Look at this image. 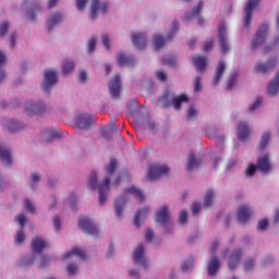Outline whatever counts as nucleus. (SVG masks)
Segmentation results:
<instances>
[{
  "label": "nucleus",
  "mask_w": 279,
  "mask_h": 279,
  "mask_svg": "<svg viewBox=\"0 0 279 279\" xmlns=\"http://www.w3.org/2000/svg\"><path fill=\"white\" fill-rule=\"evenodd\" d=\"M107 177L104 182L98 184L99 191V205L106 203L107 196L106 192L110 189V175L117 171V159H110L108 167H106Z\"/></svg>",
  "instance_id": "obj_1"
},
{
  "label": "nucleus",
  "mask_w": 279,
  "mask_h": 279,
  "mask_svg": "<svg viewBox=\"0 0 279 279\" xmlns=\"http://www.w3.org/2000/svg\"><path fill=\"white\" fill-rule=\"evenodd\" d=\"M179 27H180V25L178 24V22L174 21L172 23V28L166 39H165V37H162V35H159V34L154 35L153 38H154L155 49L157 51H159V49H162V47H165V45H167V43H169V40H171L173 38V36L175 35V32H178Z\"/></svg>",
  "instance_id": "obj_2"
},
{
  "label": "nucleus",
  "mask_w": 279,
  "mask_h": 279,
  "mask_svg": "<svg viewBox=\"0 0 279 279\" xmlns=\"http://www.w3.org/2000/svg\"><path fill=\"white\" fill-rule=\"evenodd\" d=\"M78 228H81L85 234H90V236H97V234H99V229H97L95 222L86 216H82L78 219Z\"/></svg>",
  "instance_id": "obj_3"
},
{
  "label": "nucleus",
  "mask_w": 279,
  "mask_h": 279,
  "mask_svg": "<svg viewBox=\"0 0 279 279\" xmlns=\"http://www.w3.org/2000/svg\"><path fill=\"white\" fill-rule=\"evenodd\" d=\"M269 32V25L263 23L259 25L255 36L252 39L251 47L252 49H256L260 47L265 40H267V33Z\"/></svg>",
  "instance_id": "obj_4"
},
{
  "label": "nucleus",
  "mask_w": 279,
  "mask_h": 279,
  "mask_svg": "<svg viewBox=\"0 0 279 279\" xmlns=\"http://www.w3.org/2000/svg\"><path fill=\"white\" fill-rule=\"evenodd\" d=\"M168 173V166H160L158 163H154L148 167L147 180H149V182H154V180H158L160 175H167Z\"/></svg>",
  "instance_id": "obj_5"
},
{
  "label": "nucleus",
  "mask_w": 279,
  "mask_h": 279,
  "mask_svg": "<svg viewBox=\"0 0 279 279\" xmlns=\"http://www.w3.org/2000/svg\"><path fill=\"white\" fill-rule=\"evenodd\" d=\"M54 84H58V72L53 70H46L41 85L43 90L49 93V89L52 88Z\"/></svg>",
  "instance_id": "obj_6"
},
{
  "label": "nucleus",
  "mask_w": 279,
  "mask_h": 279,
  "mask_svg": "<svg viewBox=\"0 0 279 279\" xmlns=\"http://www.w3.org/2000/svg\"><path fill=\"white\" fill-rule=\"evenodd\" d=\"M133 263L135 265H141L144 269L149 267V262H147V257H145V246H143V244L137 245L134 250Z\"/></svg>",
  "instance_id": "obj_7"
},
{
  "label": "nucleus",
  "mask_w": 279,
  "mask_h": 279,
  "mask_svg": "<svg viewBox=\"0 0 279 279\" xmlns=\"http://www.w3.org/2000/svg\"><path fill=\"white\" fill-rule=\"evenodd\" d=\"M260 5V0H247L244 8V27H250L252 25V14L255 8Z\"/></svg>",
  "instance_id": "obj_8"
},
{
  "label": "nucleus",
  "mask_w": 279,
  "mask_h": 279,
  "mask_svg": "<svg viewBox=\"0 0 279 279\" xmlns=\"http://www.w3.org/2000/svg\"><path fill=\"white\" fill-rule=\"evenodd\" d=\"M218 43L222 53H228L230 46H228V33L226 31V24H220L218 27Z\"/></svg>",
  "instance_id": "obj_9"
},
{
  "label": "nucleus",
  "mask_w": 279,
  "mask_h": 279,
  "mask_svg": "<svg viewBox=\"0 0 279 279\" xmlns=\"http://www.w3.org/2000/svg\"><path fill=\"white\" fill-rule=\"evenodd\" d=\"M47 110V107L41 102L34 104V101L29 100L26 104L25 112L27 117H34V114H43Z\"/></svg>",
  "instance_id": "obj_10"
},
{
  "label": "nucleus",
  "mask_w": 279,
  "mask_h": 279,
  "mask_svg": "<svg viewBox=\"0 0 279 279\" xmlns=\"http://www.w3.org/2000/svg\"><path fill=\"white\" fill-rule=\"evenodd\" d=\"M109 92L112 99H119L121 95V76L117 74L109 84Z\"/></svg>",
  "instance_id": "obj_11"
},
{
  "label": "nucleus",
  "mask_w": 279,
  "mask_h": 279,
  "mask_svg": "<svg viewBox=\"0 0 279 279\" xmlns=\"http://www.w3.org/2000/svg\"><path fill=\"white\" fill-rule=\"evenodd\" d=\"M99 12L106 14L108 12V2L99 3V0H92V10H90V19L95 21L99 15Z\"/></svg>",
  "instance_id": "obj_12"
},
{
  "label": "nucleus",
  "mask_w": 279,
  "mask_h": 279,
  "mask_svg": "<svg viewBox=\"0 0 279 279\" xmlns=\"http://www.w3.org/2000/svg\"><path fill=\"white\" fill-rule=\"evenodd\" d=\"M278 64V59H268L266 63H257L255 65V73H269L274 71V68Z\"/></svg>",
  "instance_id": "obj_13"
},
{
  "label": "nucleus",
  "mask_w": 279,
  "mask_h": 279,
  "mask_svg": "<svg viewBox=\"0 0 279 279\" xmlns=\"http://www.w3.org/2000/svg\"><path fill=\"white\" fill-rule=\"evenodd\" d=\"M132 43L136 49H145V47L147 46V34L134 33L132 35Z\"/></svg>",
  "instance_id": "obj_14"
},
{
  "label": "nucleus",
  "mask_w": 279,
  "mask_h": 279,
  "mask_svg": "<svg viewBox=\"0 0 279 279\" xmlns=\"http://www.w3.org/2000/svg\"><path fill=\"white\" fill-rule=\"evenodd\" d=\"M271 167L269 155H264L257 159V170L262 173H268V171H271Z\"/></svg>",
  "instance_id": "obj_15"
},
{
  "label": "nucleus",
  "mask_w": 279,
  "mask_h": 279,
  "mask_svg": "<svg viewBox=\"0 0 279 279\" xmlns=\"http://www.w3.org/2000/svg\"><path fill=\"white\" fill-rule=\"evenodd\" d=\"M156 221H158V223H161V226H167V223L171 222V216L169 215L167 206L161 207L157 211Z\"/></svg>",
  "instance_id": "obj_16"
},
{
  "label": "nucleus",
  "mask_w": 279,
  "mask_h": 279,
  "mask_svg": "<svg viewBox=\"0 0 279 279\" xmlns=\"http://www.w3.org/2000/svg\"><path fill=\"white\" fill-rule=\"evenodd\" d=\"M192 62L196 71H199L201 73H203V71L206 70V66L208 64V59L206 58V56L194 54L192 57Z\"/></svg>",
  "instance_id": "obj_17"
},
{
  "label": "nucleus",
  "mask_w": 279,
  "mask_h": 279,
  "mask_svg": "<svg viewBox=\"0 0 279 279\" xmlns=\"http://www.w3.org/2000/svg\"><path fill=\"white\" fill-rule=\"evenodd\" d=\"M76 123L81 130H88L93 125V117L88 113H83L76 117Z\"/></svg>",
  "instance_id": "obj_18"
},
{
  "label": "nucleus",
  "mask_w": 279,
  "mask_h": 279,
  "mask_svg": "<svg viewBox=\"0 0 279 279\" xmlns=\"http://www.w3.org/2000/svg\"><path fill=\"white\" fill-rule=\"evenodd\" d=\"M242 256H243L242 250H235L232 252V254L229 257V262H228V267H229V269H231V271L233 269H236V266L239 265V263H241Z\"/></svg>",
  "instance_id": "obj_19"
},
{
  "label": "nucleus",
  "mask_w": 279,
  "mask_h": 279,
  "mask_svg": "<svg viewBox=\"0 0 279 279\" xmlns=\"http://www.w3.org/2000/svg\"><path fill=\"white\" fill-rule=\"evenodd\" d=\"M250 217H252V209H250V206H240L238 210V219L240 223H245L246 221H250Z\"/></svg>",
  "instance_id": "obj_20"
},
{
  "label": "nucleus",
  "mask_w": 279,
  "mask_h": 279,
  "mask_svg": "<svg viewBox=\"0 0 279 279\" xmlns=\"http://www.w3.org/2000/svg\"><path fill=\"white\" fill-rule=\"evenodd\" d=\"M278 90H279V72L269 82L268 87H267V93L270 97H276V95H278Z\"/></svg>",
  "instance_id": "obj_21"
},
{
  "label": "nucleus",
  "mask_w": 279,
  "mask_h": 279,
  "mask_svg": "<svg viewBox=\"0 0 279 279\" xmlns=\"http://www.w3.org/2000/svg\"><path fill=\"white\" fill-rule=\"evenodd\" d=\"M236 134L240 141H247V138L250 137V126L244 122H240L238 124Z\"/></svg>",
  "instance_id": "obj_22"
},
{
  "label": "nucleus",
  "mask_w": 279,
  "mask_h": 279,
  "mask_svg": "<svg viewBox=\"0 0 279 279\" xmlns=\"http://www.w3.org/2000/svg\"><path fill=\"white\" fill-rule=\"evenodd\" d=\"M45 247H47V242H45V240H43V238H35L32 241V250L34 252V254H41L43 250H45Z\"/></svg>",
  "instance_id": "obj_23"
},
{
  "label": "nucleus",
  "mask_w": 279,
  "mask_h": 279,
  "mask_svg": "<svg viewBox=\"0 0 279 279\" xmlns=\"http://www.w3.org/2000/svg\"><path fill=\"white\" fill-rule=\"evenodd\" d=\"M0 160L4 165H12V153L3 145H0Z\"/></svg>",
  "instance_id": "obj_24"
},
{
  "label": "nucleus",
  "mask_w": 279,
  "mask_h": 279,
  "mask_svg": "<svg viewBox=\"0 0 279 279\" xmlns=\"http://www.w3.org/2000/svg\"><path fill=\"white\" fill-rule=\"evenodd\" d=\"M219 267H221V264H219V258L213 255L208 264V276H215L217 271H219Z\"/></svg>",
  "instance_id": "obj_25"
},
{
  "label": "nucleus",
  "mask_w": 279,
  "mask_h": 279,
  "mask_svg": "<svg viewBox=\"0 0 279 279\" xmlns=\"http://www.w3.org/2000/svg\"><path fill=\"white\" fill-rule=\"evenodd\" d=\"M72 256H77L81 260H86V252L80 247H73L64 254L63 258H72Z\"/></svg>",
  "instance_id": "obj_26"
},
{
  "label": "nucleus",
  "mask_w": 279,
  "mask_h": 279,
  "mask_svg": "<svg viewBox=\"0 0 279 279\" xmlns=\"http://www.w3.org/2000/svg\"><path fill=\"white\" fill-rule=\"evenodd\" d=\"M226 72V62L219 61L218 66L216 69V74L214 77V86H217L219 82L221 81V77H223V73Z\"/></svg>",
  "instance_id": "obj_27"
},
{
  "label": "nucleus",
  "mask_w": 279,
  "mask_h": 279,
  "mask_svg": "<svg viewBox=\"0 0 279 279\" xmlns=\"http://www.w3.org/2000/svg\"><path fill=\"white\" fill-rule=\"evenodd\" d=\"M126 202H128V198L125 197V195H122L116 199L114 209H116L117 217H121L123 213V207L125 206Z\"/></svg>",
  "instance_id": "obj_28"
},
{
  "label": "nucleus",
  "mask_w": 279,
  "mask_h": 279,
  "mask_svg": "<svg viewBox=\"0 0 279 279\" xmlns=\"http://www.w3.org/2000/svg\"><path fill=\"white\" fill-rule=\"evenodd\" d=\"M182 104H189V96H186L185 94H181L172 98V105L174 110H180V108H182Z\"/></svg>",
  "instance_id": "obj_29"
},
{
  "label": "nucleus",
  "mask_w": 279,
  "mask_h": 279,
  "mask_svg": "<svg viewBox=\"0 0 279 279\" xmlns=\"http://www.w3.org/2000/svg\"><path fill=\"white\" fill-rule=\"evenodd\" d=\"M118 64H120V66H132V64H134V57L126 56L125 53L121 52L118 56Z\"/></svg>",
  "instance_id": "obj_30"
},
{
  "label": "nucleus",
  "mask_w": 279,
  "mask_h": 279,
  "mask_svg": "<svg viewBox=\"0 0 279 279\" xmlns=\"http://www.w3.org/2000/svg\"><path fill=\"white\" fill-rule=\"evenodd\" d=\"M126 194H131L135 196V199H138V202H145V194L142 193L141 189L136 186H130L125 190Z\"/></svg>",
  "instance_id": "obj_31"
},
{
  "label": "nucleus",
  "mask_w": 279,
  "mask_h": 279,
  "mask_svg": "<svg viewBox=\"0 0 279 279\" xmlns=\"http://www.w3.org/2000/svg\"><path fill=\"white\" fill-rule=\"evenodd\" d=\"M148 214L149 207H144L143 209L137 210L133 218L134 226H136V228H141V217H145Z\"/></svg>",
  "instance_id": "obj_32"
},
{
  "label": "nucleus",
  "mask_w": 279,
  "mask_h": 279,
  "mask_svg": "<svg viewBox=\"0 0 279 279\" xmlns=\"http://www.w3.org/2000/svg\"><path fill=\"white\" fill-rule=\"evenodd\" d=\"M203 8H204V1H199L197 7L194 8L191 13L185 14L186 21H190V19H195V16H199V14H202Z\"/></svg>",
  "instance_id": "obj_33"
},
{
  "label": "nucleus",
  "mask_w": 279,
  "mask_h": 279,
  "mask_svg": "<svg viewBox=\"0 0 279 279\" xmlns=\"http://www.w3.org/2000/svg\"><path fill=\"white\" fill-rule=\"evenodd\" d=\"M202 165V160L195 159V154L190 153L189 162H187V171H193V169H197Z\"/></svg>",
  "instance_id": "obj_34"
},
{
  "label": "nucleus",
  "mask_w": 279,
  "mask_h": 279,
  "mask_svg": "<svg viewBox=\"0 0 279 279\" xmlns=\"http://www.w3.org/2000/svg\"><path fill=\"white\" fill-rule=\"evenodd\" d=\"M62 21V14L60 13H54L49 20H48V32H51L58 23Z\"/></svg>",
  "instance_id": "obj_35"
},
{
  "label": "nucleus",
  "mask_w": 279,
  "mask_h": 279,
  "mask_svg": "<svg viewBox=\"0 0 279 279\" xmlns=\"http://www.w3.org/2000/svg\"><path fill=\"white\" fill-rule=\"evenodd\" d=\"M159 106L162 108H169L173 104V98L169 94H165L158 100Z\"/></svg>",
  "instance_id": "obj_36"
},
{
  "label": "nucleus",
  "mask_w": 279,
  "mask_h": 279,
  "mask_svg": "<svg viewBox=\"0 0 279 279\" xmlns=\"http://www.w3.org/2000/svg\"><path fill=\"white\" fill-rule=\"evenodd\" d=\"M5 126L8 128L9 132H19L23 130V128H25V124H20L16 121L10 120L9 122H7Z\"/></svg>",
  "instance_id": "obj_37"
},
{
  "label": "nucleus",
  "mask_w": 279,
  "mask_h": 279,
  "mask_svg": "<svg viewBox=\"0 0 279 279\" xmlns=\"http://www.w3.org/2000/svg\"><path fill=\"white\" fill-rule=\"evenodd\" d=\"M213 199H215V192L213 190H208L204 198V208H210V206H213Z\"/></svg>",
  "instance_id": "obj_38"
},
{
  "label": "nucleus",
  "mask_w": 279,
  "mask_h": 279,
  "mask_svg": "<svg viewBox=\"0 0 279 279\" xmlns=\"http://www.w3.org/2000/svg\"><path fill=\"white\" fill-rule=\"evenodd\" d=\"M75 69V63L71 60L63 61L62 71L64 75H69Z\"/></svg>",
  "instance_id": "obj_39"
},
{
  "label": "nucleus",
  "mask_w": 279,
  "mask_h": 279,
  "mask_svg": "<svg viewBox=\"0 0 279 279\" xmlns=\"http://www.w3.org/2000/svg\"><path fill=\"white\" fill-rule=\"evenodd\" d=\"M270 138H271V135L269 133H264L262 135L260 142L258 144V149L260 151H264V149L267 147Z\"/></svg>",
  "instance_id": "obj_40"
},
{
  "label": "nucleus",
  "mask_w": 279,
  "mask_h": 279,
  "mask_svg": "<svg viewBox=\"0 0 279 279\" xmlns=\"http://www.w3.org/2000/svg\"><path fill=\"white\" fill-rule=\"evenodd\" d=\"M88 186L89 189H97V172L92 171L89 175V181H88Z\"/></svg>",
  "instance_id": "obj_41"
},
{
  "label": "nucleus",
  "mask_w": 279,
  "mask_h": 279,
  "mask_svg": "<svg viewBox=\"0 0 279 279\" xmlns=\"http://www.w3.org/2000/svg\"><path fill=\"white\" fill-rule=\"evenodd\" d=\"M162 63L166 65V66H170L171 69L175 68V64H177V60H175V57H165L162 59Z\"/></svg>",
  "instance_id": "obj_42"
},
{
  "label": "nucleus",
  "mask_w": 279,
  "mask_h": 279,
  "mask_svg": "<svg viewBox=\"0 0 279 279\" xmlns=\"http://www.w3.org/2000/svg\"><path fill=\"white\" fill-rule=\"evenodd\" d=\"M26 235L25 232H23V229L16 232V236H15V243L17 245H23V241H25Z\"/></svg>",
  "instance_id": "obj_43"
},
{
  "label": "nucleus",
  "mask_w": 279,
  "mask_h": 279,
  "mask_svg": "<svg viewBox=\"0 0 279 279\" xmlns=\"http://www.w3.org/2000/svg\"><path fill=\"white\" fill-rule=\"evenodd\" d=\"M95 47H97V39L95 37H92L87 44L88 53H93V51H95Z\"/></svg>",
  "instance_id": "obj_44"
},
{
  "label": "nucleus",
  "mask_w": 279,
  "mask_h": 279,
  "mask_svg": "<svg viewBox=\"0 0 279 279\" xmlns=\"http://www.w3.org/2000/svg\"><path fill=\"white\" fill-rule=\"evenodd\" d=\"M189 219V211L186 209H183L178 219V223H186V220Z\"/></svg>",
  "instance_id": "obj_45"
},
{
  "label": "nucleus",
  "mask_w": 279,
  "mask_h": 279,
  "mask_svg": "<svg viewBox=\"0 0 279 279\" xmlns=\"http://www.w3.org/2000/svg\"><path fill=\"white\" fill-rule=\"evenodd\" d=\"M262 104H263V97L259 96L255 99L254 104L250 106L248 108L250 112H254V110H256V108L262 106Z\"/></svg>",
  "instance_id": "obj_46"
},
{
  "label": "nucleus",
  "mask_w": 279,
  "mask_h": 279,
  "mask_svg": "<svg viewBox=\"0 0 279 279\" xmlns=\"http://www.w3.org/2000/svg\"><path fill=\"white\" fill-rule=\"evenodd\" d=\"M192 268H193V258H190V259L185 260L181 265L182 271H189V269H192Z\"/></svg>",
  "instance_id": "obj_47"
},
{
  "label": "nucleus",
  "mask_w": 279,
  "mask_h": 279,
  "mask_svg": "<svg viewBox=\"0 0 279 279\" xmlns=\"http://www.w3.org/2000/svg\"><path fill=\"white\" fill-rule=\"evenodd\" d=\"M15 221L21 226L22 230L25 227V223L27 222V218H25L24 214H20L16 216Z\"/></svg>",
  "instance_id": "obj_48"
},
{
  "label": "nucleus",
  "mask_w": 279,
  "mask_h": 279,
  "mask_svg": "<svg viewBox=\"0 0 279 279\" xmlns=\"http://www.w3.org/2000/svg\"><path fill=\"white\" fill-rule=\"evenodd\" d=\"M8 29H10V24L8 22H3L0 25V37L2 38V36H5V34H8Z\"/></svg>",
  "instance_id": "obj_49"
},
{
  "label": "nucleus",
  "mask_w": 279,
  "mask_h": 279,
  "mask_svg": "<svg viewBox=\"0 0 279 279\" xmlns=\"http://www.w3.org/2000/svg\"><path fill=\"white\" fill-rule=\"evenodd\" d=\"M199 90H202V78L196 76L194 78V93H199Z\"/></svg>",
  "instance_id": "obj_50"
},
{
  "label": "nucleus",
  "mask_w": 279,
  "mask_h": 279,
  "mask_svg": "<svg viewBox=\"0 0 279 279\" xmlns=\"http://www.w3.org/2000/svg\"><path fill=\"white\" fill-rule=\"evenodd\" d=\"M25 208L26 210H28V213H32V215L36 213V207L33 206L32 201H29L28 198L25 199Z\"/></svg>",
  "instance_id": "obj_51"
},
{
  "label": "nucleus",
  "mask_w": 279,
  "mask_h": 279,
  "mask_svg": "<svg viewBox=\"0 0 279 279\" xmlns=\"http://www.w3.org/2000/svg\"><path fill=\"white\" fill-rule=\"evenodd\" d=\"M195 117H197V110H195V107L191 106L187 109V119L192 120L195 119Z\"/></svg>",
  "instance_id": "obj_52"
},
{
  "label": "nucleus",
  "mask_w": 279,
  "mask_h": 279,
  "mask_svg": "<svg viewBox=\"0 0 279 279\" xmlns=\"http://www.w3.org/2000/svg\"><path fill=\"white\" fill-rule=\"evenodd\" d=\"M102 44L105 46V48L107 49V51L110 50V37L108 36V34H104L102 35Z\"/></svg>",
  "instance_id": "obj_53"
},
{
  "label": "nucleus",
  "mask_w": 279,
  "mask_h": 279,
  "mask_svg": "<svg viewBox=\"0 0 279 279\" xmlns=\"http://www.w3.org/2000/svg\"><path fill=\"white\" fill-rule=\"evenodd\" d=\"M236 77H238V74H236V72H234V73L231 75V77H230V80H229V82H228V88H229V90H232V88H233V86H234V82H236Z\"/></svg>",
  "instance_id": "obj_54"
},
{
  "label": "nucleus",
  "mask_w": 279,
  "mask_h": 279,
  "mask_svg": "<svg viewBox=\"0 0 279 279\" xmlns=\"http://www.w3.org/2000/svg\"><path fill=\"white\" fill-rule=\"evenodd\" d=\"M199 210H202V204H199L198 202L193 203V205H192V214L198 215Z\"/></svg>",
  "instance_id": "obj_55"
},
{
  "label": "nucleus",
  "mask_w": 279,
  "mask_h": 279,
  "mask_svg": "<svg viewBox=\"0 0 279 279\" xmlns=\"http://www.w3.org/2000/svg\"><path fill=\"white\" fill-rule=\"evenodd\" d=\"M76 271H77V266L75 264H69L68 265L69 276H75Z\"/></svg>",
  "instance_id": "obj_56"
},
{
  "label": "nucleus",
  "mask_w": 279,
  "mask_h": 279,
  "mask_svg": "<svg viewBox=\"0 0 279 279\" xmlns=\"http://www.w3.org/2000/svg\"><path fill=\"white\" fill-rule=\"evenodd\" d=\"M153 239H154V230L147 229L145 233V241H147V243H151Z\"/></svg>",
  "instance_id": "obj_57"
},
{
  "label": "nucleus",
  "mask_w": 279,
  "mask_h": 279,
  "mask_svg": "<svg viewBox=\"0 0 279 279\" xmlns=\"http://www.w3.org/2000/svg\"><path fill=\"white\" fill-rule=\"evenodd\" d=\"M214 46H215V41L214 40L206 41L203 45V51H210Z\"/></svg>",
  "instance_id": "obj_58"
},
{
  "label": "nucleus",
  "mask_w": 279,
  "mask_h": 279,
  "mask_svg": "<svg viewBox=\"0 0 279 279\" xmlns=\"http://www.w3.org/2000/svg\"><path fill=\"white\" fill-rule=\"evenodd\" d=\"M256 169H258V166L256 165H250L246 169V175H252L253 173H256Z\"/></svg>",
  "instance_id": "obj_59"
},
{
  "label": "nucleus",
  "mask_w": 279,
  "mask_h": 279,
  "mask_svg": "<svg viewBox=\"0 0 279 279\" xmlns=\"http://www.w3.org/2000/svg\"><path fill=\"white\" fill-rule=\"evenodd\" d=\"M267 226H269V222L267 221V219H263L258 222L257 230H265Z\"/></svg>",
  "instance_id": "obj_60"
},
{
  "label": "nucleus",
  "mask_w": 279,
  "mask_h": 279,
  "mask_svg": "<svg viewBox=\"0 0 279 279\" xmlns=\"http://www.w3.org/2000/svg\"><path fill=\"white\" fill-rule=\"evenodd\" d=\"M156 77L159 80V82H167V74L162 71L156 72Z\"/></svg>",
  "instance_id": "obj_61"
},
{
  "label": "nucleus",
  "mask_w": 279,
  "mask_h": 279,
  "mask_svg": "<svg viewBox=\"0 0 279 279\" xmlns=\"http://www.w3.org/2000/svg\"><path fill=\"white\" fill-rule=\"evenodd\" d=\"M86 3H88V0H76L77 10L80 11L84 10Z\"/></svg>",
  "instance_id": "obj_62"
},
{
  "label": "nucleus",
  "mask_w": 279,
  "mask_h": 279,
  "mask_svg": "<svg viewBox=\"0 0 279 279\" xmlns=\"http://www.w3.org/2000/svg\"><path fill=\"white\" fill-rule=\"evenodd\" d=\"M53 226H54L56 232H60V217L59 216H56L53 218Z\"/></svg>",
  "instance_id": "obj_63"
},
{
  "label": "nucleus",
  "mask_w": 279,
  "mask_h": 279,
  "mask_svg": "<svg viewBox=\"0 0 279 279\" xmlns=\"http://www.w3.org/2000/svg\"><path fill=\"white\" fill-rule=\"evenodd\" d=\"M76 202H77V198L75 197V195H71L70 196V207L72 208V210L76 209Z\"/></svg>",
  "instance_id": "obj_64"
}]
</instances>
